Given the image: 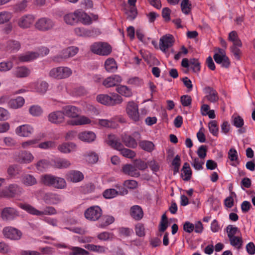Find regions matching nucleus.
Masks as SVG:
<instances>
[{
    "mask_svg": "<svg viewBox=\"0 0 255 255\" xmlns=\"http://www.w3.org/2000/svg\"><path fill=\"white\" fill-rule=\"evenodd\" d=\"M41 179L44 185L57 189H63L66 186L65 180L63 178L51 174L44 175L41 176Z\"/></svg>",
    "mask_w": 255,
    "mask_h": 255,
    "instance_id": "obj_1",
    "label": "nucleus"
},
{
    "mask_svg": "<svg viewBox=\"0 0 255 255\" xmlns=\"http://www.w3.org/2000/svg\"><path fill=\"white\" fill-rule=\"evenodd\" d=\"M97 100L99 103L108 106L119 105L123 102L122 97L116 93H113L112 96L105 94L99 95L97 97Z\"/></svg>",
    "mask_w": 255,
    "mask_h": 255,
    "instance_id": "obj_2",
    "label": "nucleus"
},
{
    "mask_svg": "<svg viewBox=\"0 0 255 255\" xmlns=\"http://www.w3.org/2000/svg\"><path fill=\"white\" fill-rule=\"evenodd\" d=\"M20 207L29 213L36 216H42L43 215H52L57 213L56 209L52 206H46L42 211L36 209L29 204H22L20 206Z\"/></svg>",
    "mask_w": 255,
    "mask_h": 255,
    "instance_id": "obj_3",
    "label": "nucleus"
},
{
    "mask_svg": "<svg viewBox=\"0 0 255 255\" xmlns=\"http://www.w3.org/2000/svg\"><path fill=\"white\" fill-rule=\"evenodd\" d=\"M71 74V70L67 67L54 68L52 69L49 73V75L50 77L57 79L68 78Z\"/></svg>",
    "mask_w": 255,
    "mask_h": 255,
    "instance_id": "obj_4",
    "label": "nucleus"
},
{
    "mask_svg": "<svg viewBox=\"0 0 255 255\" xmlns=\"http://www.w3.org/2000/svg\"><path fill=\"white\" fill-rule=\"evenodd\" d=\"M92 52L100 55H108L112 52L111 46L107 43H94L91 46Z\"/></svg>",
    "mask_w": 255,
    "mask_h": 255,
    "instance_id": "obj_5",
    "label": "nucleus"
},
{
    "mask_svg": "<svg viewBox=\"0 0 255 255\" xmlns=\"http://www.w3.org/2000/svg\"><path fill=\"white\" fill-rule=\"evenodd\" d=\"M141 136L137 131H135L132 133V136L127 134H122L121 138L122 142L128 148H135L137 146V143L135 140L140 138Z\"/></svg>",
    "mask_w": 255,
    "mask_h": 255,
    "instance_id": "obj_6",
    "label": "nucleus"
},
{
    "mask_svg": "<svg viewBox=\"0 0 255 255\" xmlns=\"http://www.w3.org/2000/svg\"><path fill=\"white\" fill-rule=\"evenodd\" d=\"M2 234L5 238L10 240L18 241L22 237L21 232L12 227H6L2 230Z\"/></svg>",
    "mask_w": 255,
    "mask_h": 255,
    "instance_id": "obj_7",
    "label": "nucleus"
},
{
    "mask_svg": "<svg viewBox=\"0 0 255 255\" xmlns=\"http://www.w3.org/2000/svg\"><path fill=\"white\" fill-rule=\"evenodd\" d=\"M102 215V210L98 206H94L88 208L84 213L85 218L90 221L98 220Z\"/></svg>",
    "mask_w": 255,
    "mask_h": 255,
    "instance_id": "obj_8",
    "label": "nucleus"
},
{
    "mask_svg": "<svg viewBox=\"0 0 255 255\" xmlns=\"http://www.w3.org/2000/svg\"><path fill=\"white\" fill-rule=\"evenodd\" d=\"M126 112L128 117L134 122L140 121L137 105L133 101L128 103L126 107Z\"/></svg>",
    "mask_w": 255,
    "mask_h": 255,
    "instance_id": "obj_9",
    "label": "nucleus"
},
{
    "mask_svg": "<svg viewBox=\"0 0 255 255\" xmlns=\"http://www.w3.org/2000/svg\"><path fill=\"white\" fill-rule=\"evenodd\" d=\"M174 42V38L172 34H165L159 40V48L162 51L165 52L168 48L173 46Z\"/></svg>",
    "mask_w": 255,
    "mask_h": 255,
    "instance_id": "obj_10",
    "label": "nucleus"
},
{
    "mask_svg": "<svg viewBox=\"0 0 255 255\" xmlns=\"http://www.w3.org/2000/svg\"><path fill=\"white\" fill-rule=\"evenodd\" d=\"M19 216L17 210L12 207H5L1 210V218L3 221H12Z\"/></svg>",
    "mask_w": 255,
    "mask_h": 255,
    "instance_id": "obj_11",
    "label": "nucleus"
},
{
    "mask_svg": "<svg viewBox=\"0 0 255 255\" xmlns=\"http://www.w3.org/2000/svg\"><path fill=\"white\" fill-rule=\"evenodd\" d=\"M54 25V22L50 19L46 17L39 19L35 24L36 28L42 31L51 29Z\"/></svg>",
    "mask_w": 255,
    "mask_h": 255,
    "instance_id": "obj_12",
    "label": "nucleus"
},
{
    "mask_svg": "<svg viewBox=\"0 0 255 255\" xmlns=\"http://www.w3.org/2000/svg\"><path fill=\"white\" fill-rule=\"evenodd\" d=\"M78 50V48L76 47H69L62 50L61 55L55 56L54 60L57 62H60L63 59L73 57L77 53Z\"/></svg>",
    "mask_w": 255,
    "mask_h": 255,
    "instance_id": "obj_13",
    "label": "nucleus"
},
{
    "mask_svg": "<svg viewBox=\"0 0 255 255\" xmlns=\"http://www.w3.org/2000/svg\"><path fill=\"white\" fill-rule=\"evenodd\" d=\"M33 158L31 153L26 151L16 152L14 154L15 160L20 163H28L31 162Z\"/></svg>",
    "mask_w": 255,
    "mask_h": 255,
    "instance_id": "obj_14",
    "label": "nucleus"
},
{
    "mask_svg": "<svg viewBox=\"0 0 255 255\" xmlns=\"http://www.w3.org/2000/svg\"><path fill=\"white\" fill-rule=\"evenodd\" d=\"M61 110L64 117L66 116L68 118H77L80 114V110L77 107L72 105L63 106Z\"/></svg>",
    "mask_w": 255,
    "mask_h": 255,
    "instance_id": "obj_15",
    "label": "nucleus"
},
{
    "mask_svg": "<svg viewBox=\"0 0 255 255\" xmlns=\"http://www.w3.org/2000/svg\"><path fill=\"white\" fill-rule=\"evenodd\" d=\"M74 32L77 36L83 37L93 36L97 33H100L97 28L89 29L84 27H76L74 29Z\"/></svg>",
    "mask_w": 255,
    "mask_h": 255,
    "instance_id": "obj_16",
    "label": "nucleus"
},
{
    "mask_svg": "<svg viewBox=\"0 0 255 255\" xmlns=\"http://www.w3.org/2000/svg\"><path fill=\"white\" fill-rule=\"evenodd\" d=\"M48 119L50 122L53 124H59L63 123L65 118L61 110V111H57L49 114L48 116Z\"/></svg>",
    "mask_w": 255,
    "mask_h": 255,
    "instance_id": "obj_17",
    "label": "nucleus"
},
{
    "mask_svg": "<svg viewBox=\"0 0 255 255\" xmlns=\"http://www.w3.org/2000/svg\"><path fill=\"white\" fill-rule=\"evenodd\" d=\"M33 131V128L28 125H23L18 127L15 133L20 136L29 137Z\"/></svg>",
    "mask_w": 255,
    "mask_h": 255,
    "instance_id": "obj_18",
    "label": "nucleus"
},
{
    "mask_svg": "<svg viewBox=\"0 0 255 255\" xmlns=\"http://www.w3.org/2000/svg\"><path fill=\"white\" fill-rule=\"evenodd\" d=\"M122 81L121 76L118 75H113L106 78L103 82V85L106 88L116 86Z\"/></svg>",
    "mask_w": 255,
    "mask_h": 255,
    "instance_id": "obj_19",
    "label": "nucleus"
},
{
    "mask_svg": "<svg viewBox=\"0 0 255 255\" xmlns=\"http://www.w3.org/2000/svg\"><path fill=\"white\" fill-rule=\"evenodd\" d=\"M43 200L47 204L55 205L61 202L62 199L60 195L49 192L44 195Z\"/></svg>",
    "mask_w": 255,
    "mask_h": 255,
    "instance_id": "obj_20",
    "label": "nucleus"
},
{
    "mask_svg": "<svg viewBox=\"0 0 255 255\" xmlns=\"http://www.w3.org/2000/svg\"><path fill=\"white\" fill-rule=\"evenodd\" d=\"M122 170L125 174L132 177H138L140 175V172L136 170L133 163L124 165Z\"/></svg>",
    "mask_w": 255,
    "mask_h": 255,
    "instance_id": "obj_21",
    "label": "nucleus"
},
{
    "mask_svg": "<svg viewBox=\"0 0 255 255\" xmlns=\"http://www.w3.org/2000/svg\"><path fill=\"white\" fill-rule=\"evenodd\" d=\"M63 20L67 24L71 25L76 24L79 21L78 10L65 14L63 17Z\"/></svg>",
    "mask_w": 255,
    "mask_h": 255,
    "instance_id": "obj_22",
    "label": "nucleus"
},
{
    "mask_svg": "<svg viewBox=\"0 0 255 255\" xmlns=\"http://www.w3.org/2000/svg\"><path fill=\"white\" fill-rule=\"evenodd\" d=\"M34 21V17L32 15H24L18 19V25L22 28H27L30 27Z\"/></svg>",
    "mask_w": 255,
    "mask_h": 255,
    "instance_id": "obj_23",
    "label": "nucleus"
},
{
    "mask_svg": "<svg viewBox=\"0 0 255 255\" xmlns=\"http://www.w3.org/2000/svg\"><path fill=\"white\" fill-rule=\"evenodd\" d=\"M204 91L206 93V98L208 101L212 103H215L219 100L217 92L213 88L207 86L204 88Z\"/></svg>",
    "mask_w": 255,
    "mask_h": 255,
    "instance_id": "obj_24",
    "label": "nucleus"
},
{
    "mask_svg": "<svg viewBox=\"0 0 255 255\" xmlns=\"http://www.w3.org/2000/svg\"><path fill=\"white\" fill-rule=\"evenodd\" d=\"M213 58L216 63L221 64L223 67L228 68L230 65L229 59L226 55L216 53L213 55Z\"/></svg>",
    "mask_w": 255,
    "mask_h": 255,
    "instance_id": "obj_25",
    "label": "nucleus"
},
{
    "mask_svg": "<svg viewBox=\"0 0 255 255\" xmlns=\"http://www.w3.org/2000/svg\"><path fill=\"white\" fill-rule=\"evenodd\" d=\"M130 215L133 219L136 221H139L142 218L143 212L139 206L134 205L130 208Z\"/></svg>",
    "mask_w": 255,
    "mask_h": 255,
    "instance_id": "obj_26",
    "label": "nucleus"
},
{
    "mask_svg": "<svg viewBox=\"0 0 255 255\" xmlns=\"http://www.w3.org/2000/svg\"><path fill=\"white\" fill-rule=\"evenodd\" d=\"M30 73V70L24 66L17 67L13 71V75L17 78L26 77Z\"/></svg>",
    "mask_w": 255,
    "mask_h": 255,
    "instance_id": "obj_27",
    "label": "nucleus"
},
{
    "mask_svg": "<svg viewBox=\"0 0 255 255\" xmlns=\"http://www.w3.org/2000/svg\"><path fill=\"white\" fill-rule=\"evenodd\" d=\"M107 142L112 147L117 150L121 149L123 147V144L119 141L118 138L114 134L108 135Z\"/></svg>",
    "mask_w": 255,
    "mask_h": 255,
    "instance_id": "obj_28",
    "label": "nucleus"
},
{
    "mask_svg": "<svg viewBox=\"0 0 255 255\" xmlns=\"http://www.w3.org/2000/svg\"><path fill=\"white\" fill-rule=\"evenodd\" d=\"M67 180H70L73 182H78L84 178L83 174L79 171L72 170L70 171L67 174Z\"/></svg>",
    "mask_w": 255,
    "mask_h": 255,
    "instance_id": "obj_29",
    "label": "nucleus"
},
{
    "mask_svg": "<svg viewBox=\"0 0 255 255\" xmlns=\"http://www.w3.org/2000/svg\"><path fill=\"white\" fill-rule=\"evenodd\" d=\"M78 137L82 141L90 142L95 139L96 134L92 131H86L80 132L78 134Z\"/></svg>",
    "mask_w": 255,
    "mask_h": 255,
    "instance_id": "obj_30",
    "label": "nucleus"
},
{
    "mask_svg": "<svg viewBox=\"0 0 255 255\" xmlns=\"http://www.w3.org/2000/svg\"><path fill=\"white\" fill-rule=\"evenodd\" d=\"M49 87L48 84L44 81H38L34 84V89L40 95H44L47 92Z\"/></svg>",
    "mask_w": 255,
    "mask_h": 255,
    "instance_id": "obj_31",
    "label": "nucleus"
},
{
    "mask_svg": "<svg viewBox=\"0 0 255 255\" xmlns=\"http://www.w3.org/2000/svg\"><path fill=\"white\" fill-rule=\"evenodd\" d=\"M91 122L90 119L88 118L85 116H81L77 119L68 121L67 124L72 126H78L89 124Z\"/></svg>",
    "mask_w": 255,
    "mask_h": 255,
    "instance_id": "obj_32",
    "label": "nucleus"
},
{
    "mask_svg": "<svg viewBox=\"0 0 255 255\" xmlns=\"http://www.w3.org/2000/svg\"><path fill=\"white\" fill-rule=\"evenodd\" d=\"M24 99L22 97H18L8 102V106L12 109H16L21 108L24 104Z\"/></svg>",
    "mask_w": 255,
    "mask_h": 255,
    "instance_id": "obj_33",
    "label": "nucleus"
},
{
    "mask_svg": "<svg viewBox=\"0 0 255 255\" xmlns=\"http://www.w3.org/2000/svg\"><path fill=\"white\" fill-rule=\"evenodd\" d=\"M8 191V196L13 197L15 196L20 195L23 192V189L16 184H11L9 186Z\"/></svg>",
    "mask_w": 255,
    "mask_h": 255,
    "instance_id": "obj_34",
    "label": "nucleus"
},
{
    "mask_svg": "<svg viewBox=\"0 0 255 255\" xmlns=\"http://www.w3.org/2000/svg\"><path fill=\"white\" fill-rule=\"evenodd\" d=\"M105 67L108 72H114L117 68V63L114 58H110L105 62Z\"/></svg>",
    "mask_w": 255,
    "mask_h": 255,
    "instance_id": "obj_35",
    "label": "nucleus"
},
{
    "mask_svg": "<svg viewBox=\"0 0 255 255\" xmlns=\"http://www.w3.org/2000/svg\"><path fill=\"white\" fill-rule=\"evenodd\" d=\"M39 56V53L36 52H27L19 56V60L21 62H28Z\"/></svg>",
    "mask_w": 255,
    "mask_h": 255,
    "instance_id": "obj_36",
    "label": "nucleus"
},
{
    "mask_svg": "<svg viewBox=\"0 0 255 255\" xmlns=\"http://www.w3.org/2000/svg\"><path fill=\"white\" fill-rule=\"evenodd\" d=\"M21 182L27 186H33L37 183L36 178L30 174H26L23 176L21 178Z\"/></svg>",
    "mask_w": 255,
    "mask_h": 255,
    "instance_id": "obj_37",
    "label": "nucleus"
},
{
    "mask_svg": "<svg viewBox=\"0 0 255 255\" xmlns=\"http://www.w3.org/2000/svg\"><path fill=\"white\" fill-rule=\"evenodd\" d=\"M69 255H89V253L85 249L78 247H70Z\"/></svg>",
    "mask_w": 255,
    "mask_h": 255,
    "instance_id": "obj_38",
    "label": "nucleus"
},
{
    "mask_svg": "<svg viewBox=\"0 0 255 255\" xmlns=\"http://www.w3.org/2000/svg\"><path fill=\"white\" fill-rule=\"evenodd\" d=\"M192 3L189 0H182L180 7L182 12L188 15L190 13L192 9Z\"/></svg>",
    "mask_w": 255,
    "mask_h": 255,
    "instance_id": "obj_39",
    "label": "nucleus"
},
{
    "mask_svg": "<svg viewBox=\"0 0 255 255\" xmlns=\"http://www.w3.org/2000/svg\"><path fill=\"white\" fill-rule=\"evenodd\" d=\"M76 147V145L72 142L64 143L58 146V150L63 153H69Z\"/></svg>",
    "mask_w": 255,
    "mask_h": 255,
    "instance_id": "obj_40",
    "label": "nucleus"
},
{
    "mask_svg": "<svg viewBox=\"0 0 255 255\" xmlns=\"http://www.w3.org/2000/svg\"><path fill=\"white\" fill-rule=\"evenodd\" d=\"M115 221L114 218L111 216H104L102 217L99 225L100 228H105L112 224Z\"/></svg>",
    "mask_w": 255,
    "mask_h": 255,
    "instance_id": "obj_41",
    "label": "nucleus"
},
{
    "mask_svg": "<svg viewBox=\"0 0 255 255\" xmlns=\"http://www.w3.org/2000/svg\"><path fill=\"white\" fill-rule=\"evenodd\" d=\"M139 147L147 152H151L154 149V144L152 142L148 140H142L139 142Z\"/></svg>",
    "mask_w": 255,
    "mask_h": 255,
    "instance_id": "obj_42",
    "label": "nucleus"
},
{
    "mask_svg": "<svg viewBox=\"0 0 255 255\" xmlns=\"http://www.w3.org/2000/svg\"><path fill=\"white\" fill-rule=\"evenodd\" d=\"M37 169L40 171H44L50 166V162L47 159H41L35 165Z\"/></svg>",
    "mask_w": 255,
    "mask_h": 255,
    "instance_id": "obj_43",
    "label": "nucleus"
},
{
    "mask_svg": "<svg viewBox=\"0 0 255 255\" xmlns=\"http://www.w3.org/2000/svg\"><path fill=\"white\" fill-rule=\"evenodd\" d=\"M116 91L120 94L127 97H130L132 95L131 90L126 86L121 85L116 88Z\"/></svg>",
    "mask_w": 255,
    "mask_h": 255,
    "instance_id": "obj_44",
    "label": "nucleus"
},
{
    "mask_svg": "<svg viewBox=\"0 0 255 255\" xmlns=\"http://www.w3.org/2000/svg\"><path fill=\"white\" fill-rule=\"evenodd\" d=\"M125 13L127 15V19L130 21L133 20L137 15V10L135 6L130 7L129 10H126Z\"/></svg>",
    "mask_w": 255,
    "mask_h": 255,
    "instance_id": "obj_45",
    "label": "nucleus"
},
{
    "mask_svg": "<svg viewBox=\"0 0 255 255\" xmlns=\"http://www.w3.org/2000/svg\"><path fill=\"white\" fill-rule=\"evenodd\" d=\"M84 247L88 250L99 253H103L105 252V248L103 246L87 244L84 246Z\"/></svg>",
    "mask_w": 255,
    "mask_h": 255,
    "instance_id": "obj_46",
    "label": "nucleus"
},
{
    "mask_svg": "<svg viewBox=\"0 0 255 255\" xmlns=\"http://www.w3.org/2000/svg\"><path fill=\"white\" fill-rule=\"evenodd\" d=\"M6 48L11 51H18L20 48V44L17 41L10 40L7 42Z\"/></svg>",
    "mask_w": 255,
    "mask_h": 255,
    "instance_id": "obj_47",
    "label": "nucleus"
},
{
    "mask_svg": "<svg viewBox=\"0 0 255 255\" xmlns=\"http://www.w3.org/2000/svg\"><path fill=\"white\" fill-rule=\"evenodd\" d=\"M78 18L84 24L89 25L92 23L91 17L84 11L78 10Z\"/></svg>",
    "mask_w": 255,
    "mask_h": 255,
    "instance_id": "obj_48",
    "label": "nucleus"
},
{
    "mask_svg": "<svg viewBox=\"0 0 255 255\" xmlns=\"http://www.w3.org/2000/svg\"><path fill=\"white\" fill-rule=\"evenodd\" d=\"M118 150L120 151L123 156L127 158H133L136 155L134 151L128 148H124V146L121 149H118Z\"/></svg>",
    "mask_w": 255,
    "mask_h": 255,
    "instance_id": "obj_49",
    "label": "nucleus"
},
{
    "mask_svg": "<svg viewBox=\"0 0 255 255\" xmlns=\"http://www.w3.org/2000/svg\"><path fill=\"white\" fill-rule=\"evenodd\" d=\"M70 165V162L66 159H58L55 161V166L58 168H67Z\"/></svg>",
    "mask_w": 255,
    "mask_h": 255,
    "instance_id": "obj_50",
    "label": "nucleus"
},
{
    "mask_svg": "<svg viewBox=\"0 0 255 255\" xmlns=\"http://www.w3.org/2000/svg\"><path fill=\"white\" fill-rule=\"evenodd\" d=\"M29 112L32 116L38 117L42 114L43 110L39 106L33 105L29 108Z\"/></svg>",
    "mask_w": 255,
    "mask_h": 255,
    "instance_id": "obj_51",
    "label": "nucleus"
},
{
    "mask_svg": "<svg viewBox=\"0 0 255 255\" xmlns=\"http://www.w3.org/2000/svg\"><path fill=\"white\" fill-rule=\"evenodd\" d=\"M190 68L194 72L196 73L200 71V63L197 59H190Z\"/></svg>",
    "mask_w": 255,
    "mask_h": 255,
    "instance_id": "obj_52",
    "label": "nucleus"
},
{
    "mask_svg": "<svg viewBox=\"0 0 255 255\" xmlns=\"http://www.w3.org/2000/svg\"><path fill=\"white\" fill-rule=\"evenodd\" d=\"M208 128L210 132L214 136H217L218 134L219 128L217 126L216 121H211L208 124Z\"/></svg>",
    "mask_w": 255,
    "mask_h": 255,
    "instance_id": "obj_53",
    "label": "nucleus"
},
{
    "mask_svg": "<svg viewBox=\"0 0 255 255\" xmlns=\"http://www.w3.org/2000/svg\"><path fill=\"white\" fill-rule=\"evenodd\" d=\"M133 163L138 171L144 170L148 167L147 163L140 159L134 160Z\"/></svg>",
    "mask_w": 255,
    "mask_h": 255,
    "instance_id": "obj_54",
    "label": "nucleus"
},
{
    "mask_svg": "<svg viewBox=\"0 0 255 255\" xmlns=\"http://www.w3.org/2000/svg\"><path fill=\"white\" fill-rule=\"evenodd\" d=\"M119 194L118 191L115 189H108L103 193V196L106 199H111Z\"/></svg>",
    "mask_w": 255,
    "mask_h": 255,
    "instance_id": "obj_55",
    "label": "nucleus"
},
{
    "mask_svg": "<svg viewBox=\"0 0 255 255\" xmlns=\"http://www.w3.org/2000/svg\"><path fill=\"white\" fill-rule=\"evenodd\" d=\"M232 124L236 128H242L244 125V121L241 117L233 116L232 117Z\"/></svg>",
    "mask_w": 255,
    "mask_h": 255,
    "instance_id": "obj_56",
    "label": "nucleus"
},
{
    "mask_svg": "<svg viewBox=\"0 0 255 255\" xmlns=\"http://www.w3.org/2000/svg\"><path fill=\"white\" fill-rule=\"evenodd\" d=\"M11 13L7 11L0 12V24L8 21L11 18Z\"/></svg>",
    "mask_w": 255,
    "mask_h": 255,
    "instance_id": "obj_57",
    "label": "nucleus"
},
{
    "mask_svg": "<svg viewBox=\"0 0 255 255\" xmlns=\"http://www.w3.org/2000/svg\"><path fill=\"white\" fill-rule=\"evenodd\" d=\"M192 159L193 161L191 162L192 166L197 170L202 169L203 165L204 164V162L200 160L197 157Z\"/></svg>",
    "mask_w": 255,
    "mask_h": 255,
    "instance_id": "obj_58",
    "label": "nucleus"
},
{
    "mask_svg": "<svg viewBox=\"0 0 255 255\" xmlns=\"http://www.w3.org/2000/svg\"><path fill=\"white\" fill-rule=\"evenodd\" d=\"M13 67V63L11 61L2 62L0 63V71L6 72L10 70Z\"/></svg>",
    "mask_w": 255,
    "mask_h": 255,
    "instance_id": "obj_59",
    "label": "nucleus"
},
{
    "mask_svg": "<svg viewBox=\"0 0 255 255\" xmlns=\"http://www.w3.org/2000/svg\"><path fill=\"white\" fill-rule=\"evenodd\" d=\"M226 232L228 234L229 238H233L234 235L239 232V229L236 227H234L233 225H229L226 228Z\"/></svg>",
    "mask_w": 255,
    "mask_h": 255,
    "instance_id": "obj_60",
    "label": "nucleus"
},
{
    "mask_svg": "<svg viewBox=\"0 0 255 255\" xmlns=\"http://www.w3.org/2000/svg\"><path fill=\"white\" fill-rule=\"evenodd\" d=\"M228 158L232 161H236L238 164L239 163L238 160V153L235 148H231L228 151Z\"/></svg>",
    "mask_w": 255,
    "mask_h": 255,
    "instance_id": "obj_61",
    "label": "nucleus"
},
{
    "mask_svg": "<svg viewBox=\"0 0 255 255\" xmlns=\"http://www.w3.org/2000/svg\"><path fill=\"white\" fill-rule=\"evenodd\" d=\"M135 233L137 236L142 237L145 236V229L143 225L141 223H138L135 228Z\"/></svg>",
    "mask_w": 255,
    "mask_h": 255,
    "instance_id": "obj_62",
    "label": "nucleus"
},
{
    "mask_svg": "<svg viewBox=\"0 0 255 255\" xmlns=\"http://www.w3.org/2000/svg\"><path fill=\"white\" fill-rule=\"evenodd\" d=\"M180 102L184 107H188L191 105L192 99L189 95H183L180 98Z\"/></svg>",
    "mask_w": 255,
    "mask_h": 255,
    "instance_id": "obj_63",
    "label": "nucleus"
},
{
    "mask_svg": "<svg viewBox=\"0 0 255 255\" xmlns=\"http://www.w3.org/2000/svg\"><path fill=\"white\" fill-rule=\"evenodd\" d=\"M207 148L206 145H201L197 150V153L201 159H204L207 155Z\"/></svg>",
    "mask_w": 255,
    "mask_h": 255,
    "instance_id": "obj_64",
    "label": "nucleus"
}]
</instances>
